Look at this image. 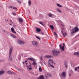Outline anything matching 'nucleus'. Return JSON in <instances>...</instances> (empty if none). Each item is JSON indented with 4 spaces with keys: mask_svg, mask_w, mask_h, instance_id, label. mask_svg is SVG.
I'll return each instance as SVG.
<instances>
[{
    "mask_svg": "<svg viewBox=\"0 0 79 79\" xmlns=\"http://www.w3.org/2000/svg\"><path fill=\"white\" fill-rule=\"evenodd\" d=\"M5 73V71L1 70L0 71V75H2L3 74H4Z\"/></svg>",
    "mask_w": 79,
    "mask_h": 79,
    "instance_id": "f3484780",
    "label": "nucleus"
},
{
    "mask_svg": "<svg viewBox=\"0 0 79 79\" xmlns=\"http://www.w3.org/2000/svg\"><path fill=\"white\" fill-rule=\"evenodd\" d=\"M74 55H77V56L79 57V52H76L74 53Z\"/></svg>",
    "mask_w": 79,
    "mask_h": 79,
    "instance_id": "4468645a",
    "label": "nucleus"
},
{
    "mask_svg": "<svg viewBox=\"0 0 79 79\" xmlns=\"http://www.w3.org/2000/svg\"><path fill=\"white\" fill-rule=\"evenodd\" d=\"M61 26H63V27H64V25H63V24H62V25H61Z\"/></svg>",
    "mask_w": 79,
    "mask_h": 79,
    "instance_id": "de8ad7c7",
    "label": "nucleus"
},
{
    "mask_svg": "<svg viewBox=\"0 0 79 79\" xmlns=\"http://www.w3.org/2000/svg\"><path fill=\"white\" fill-rule=\"evenodd\" d=\"M39 23L40 24H41L42 26H44V23H43V22H39Z\"/></svg>",
    "mask_w": 79,
    "mask_h": 79,
    "instance_id": "bb28decb",
    "label": "nucleus"
},
{
    "mask_svg": "<svg viewBox=\"0 0 79 79\" xmlns=\"http://www.w3.org/2000/svg\"><path fill=\"white\" fill-rule=\"evenodd\" d=\"M54 35H55V37L57 38V34H56V32H54Z\"/></svg>",
    "mask_w": 79,
    "mask_h": 79,
    "instance_id": "cd10ccee",
    "label": "nucleus"
},
{
    "mask_svg": "<svg viewBox=\"0 0 79 79\" xmlns=\"http://www.w3.org/2000/svg\"><path fill=\"white\" fill-rule=\"evenodd\" d=\"M60 76L61 77H66V73L64 72H63L62 74H61Z\"/></svg>",
    "mask_w": 79,
    "mask_h": 79,
    "instance_id": "0eeeda50",
    "label": "nucleus"
},
{
    "mask_svg": "<svg viewBox=\"0 0 79 79\" xmlns=\"http://www.w3.org/2000/svg\"><path fill=\"white\" fill-rule=\"evenodd\" d=\"M77 9H76L75 10H77Z\"/></svg>",
    "mask_w": 79,
    "mask_h": 79,
    "instance_id": "680f3d73",
    "label": "nucleus"
},
{
    "mask_svg": "<svg viewBox=\"0 0 79 79\" xmlns=\"http://www.w3.org/2000/svg\"><path fill=\"white\" fill-rule=\"evenodd\" d=\"M28 60H31V61H34L35 60V59L32 58H28Z\"/></svg>",
    "mask_w": 79,
    "mask_h": 79,
    "instance_id": "6ab92c4d",
    "label": "nucleus"
},
{
    "mask_svg": "<svg viewBox=\"0 0 79 79\" xmlns=\"http://www.w3.org/2000/svg\"><path fill=\"white\" fill-rule=\"evenodd\" d=\"M79 31V29L77 27V26H76L75 27V32H78Z\"/></svg>",
    "mask_w": 79,
    "mask_h": 79,
    "instance_id": "9b49d317",
    "label": "nucleus"
},
{
    "mask_svg": "<svg viewBox=\"0 0 79 79\" xmlns=\"http://www.w3.org/2000/svg\"><path fill=\"white\" fill-rule=\"evenodd\" d=\"M13 47H11L10 48L9 50V59L10 61H12L13 60V59L11 57V53H12V51H13Z\"/></svg>",
    "mask_w": 79,
    "mask_h": 79,
    "instance_id": "f257e3e1",
    "label": "nucleus"
},
{
    "mask_svg": "<svg viewBox=\"0 0 79 79\" xmlns=\"http://www.w3.org/2000/svg\"><path fill=\"white\" fill-rule=\"evenodd\" d=\"M36 37L37 38V39H38L39 40H40V37L37 36H36Z\"/></svg>",
    "mask_w": 79,
    "mask_h": 79,
    "instance_id": "7c9ffc66",
    "label": "nucleus"
},
{
    "mask_svg": "<svg viewBox=\"0 0 79 79\" xmlns=\"http://www.w3.org/2000/svg\"><path fill=\"white\" fill-rule=\"evenodd\" d=\"M48 77H52L51 74H49L48 73H47L45 74V78L47 79L48 78Z\"/></svg>",
    "mask_w": 79,
    "mask_h": 79,
    "instance_id": "423d86ee",
    "label": "nucleus"
},
{
    "mask_svg": "<svg viewBox=\"0 0 79 79\" xmlns=\"http://www.w3.org/2000/svg\"><path fill=\"white\" fill-rule=\"evenodd\" d=\"M32 44L33 45H35V46H36V47H38V43H37V42L35 41H32Z\"/></svg>",
    "mask_w": 79,
    "mask_h": 79,
    "instance_id": "39448f33",
    "label": "nucleus"
},
{
    "mask_svg": "<svg viewBox=\"0 0 79 79\" xmlns=\"http://www.w3.org/2000/svg\"><path fill=\"white\" fill-rule=\"evenodd\" d=\"M26 64L27 65V63H26Z\"/></svg>",
    "mask_w": 79,
    "mask_h": 79,
    "instance_id": "5fc2aeb1",
    "label": "nucleus"
},
{
    "mask_svg": "<svg viewBox=\"0 0 79 79\" xmlns=\"http://www.w3.org/2000/svg\"><path fill=\"white\" fill-rule=\"evenodd\" d=\"M48 62H50V63H53V60L52 59H50L48 60Z\"/></svg>",
    "mask_w": 79,
    "mask_h": 79,
    "instance_id": "aec40b11",
    "label": "nucleus"
},
{
    "mask_svg": "<svg viewBox=\"0 0 79 79\" xmlns=\"http://www.w3.org/2000/svg\"><path fill=\"white\" fill-rule=\"evenodd\" d=\"M71 65H72V66H73V64H71Z\"/></svg>",
    "mask_w": 79,
    "mask_h": 79,
    "instance_id": "603ef678",
    "label": "nucleus"
},
{
    "mask_svg": "<svg viewBox=\"0 0 79 79\" xmlns=\"http://www.w3.org/2000/svg\"><path fill=\"white\" fill-rule=\"evenodd\" d=\"M16 69L17 70H19V69L18 68H17Z\"/></svg>",
    "mask_w": 79,
    "mask_h": 79,
    "instance_id": "a18cd8bd",
    "label": "nucleus"
},
{
    "mask_svg": "<svg viewBox=\"0 0 79 79\" xmlns=\"http://www.w3.org/2000/svg\"><path fill=\"white\" fill-rule=\"evenodd\" d=\"M43 58H44V57H42V56H41L40 57V59L41 60H43Z\"/></svg>",
    "mask_w": 79,
    "mask_h": 79,
    "instance_id": "72a5a7b5",
    "label": "nucleus"
},
{
    "mask_svg": "<svg viewBox=\"0 0 79 79\" xmlns=\"http://www.w3.org/2000/svg\"><path fill=\"white\" fill-rule=\"evenodd\" d=\"M39 71L40 72H42V68L40 66H39Z\"/></svg>",
    "mask_w": 79,
    "mask_h": 79,
    "instance_id": "a211bd4d",
    "label": "nucleus"
},
{
    "mask_svg": "<svg viewBox=\"0 0 79 79\" xmlns=\"http://www.w3.org/2000/svg\"><path fill=\"white\" fill-rule=\"evenodd\" d=\"M29 66L30 67V68H32V67H31V65H29Z\"/></svg>",
    "mask_w": 79,
    "mask_h": 79,
    "instance_id": "8fccbe9b",
    "label": "nucleus"
},
{
    "mask_svg": "<svg viewBox=\"0 0 79 79\" xmlns=\"http://www.w3.org/2000/svg\"><path fill=\"white\" fill-rule=\"evenodd\" d=\"M19 20L20 23H22L23 21V19L21 18H19Z\"/></svg>",
    "mask_w": 79,
    "mask_h": 79,
    "instance_id": "dca6fc26",
    "label": "nucleus"
},
{
    "mask_svg": "<svg viewBox=\"0 0 79 79\" xmlns=\"http://www.w3.org/2000/svg\"><path fill=\"white\" fill-rule=\"evenodd\" d=\"M18 79H21V78H19Z\"/></svg>",
    "mask_w": 79,
    "mask_h": 79,
    "instance_id": "4d7b16f0",
    "label": "nucleus"
},
{
    "mask_svg": "<svg viewBox=\"0 0 79 79\" xmlns=\"http://www.w3.org/2000/svg\"><path fill=\"white\" fill-rule=\"evenodd\" d=\"M56 5L57 6H58L59 7H61L62 6L61 5L59 4H57Z\"/></svg>",
    "mask_w": 79,
    "mask_h": 79,
    "instance_id": "c756f323",
    "label": "nucleus"
},
{
    "mask_svg": "<svg viewBox=\"0 0 79 79\" xmlns=\"http://www.w3.org/2000/svg\"><path fill=\"white\" fill-rule=\"evenodd\" d=\"M64 65L65 66V68H67L68 67V65L67 64L65 63Z\"/></svg>",
    "mask_w": 79,
    "mask_h": 79,
    "instance_id": "f704fd0d",
    "label": "nucleus"
},
{
    "mask_svg": "<svg viewBox=\"0 0 79 79\" xmlns=\"http://www.w3.org/2000/svg\"><path fill=\"white\" fill-rule=\"evenodd\" d=\"M27 60H26V61L24 62L25 63H26V62H27Z\"/></svg>",
    "mask_w": 79,
    "mask_h": 79,
    "instance_id": "c03bdc74",
    "label": "nucleus"
},
{
    "mask_svg": "<svg viewBox=\"0 0 79 79\" xmlns=\"http://www.w3.org/2000/svg\"><path fill=\"white\" fill-rule=\"evenodd\" d=\"M74 32H75V30L72 31V32H71L72 34H73V33H74Z\"/></svg>",
    "mask_w": 79,
    "mask_h": 79,
    "instance_id": "58836bf2",
    "label": "nucleus"
},
{
    "mask_svg": "<svg viewBox=\"0 0 79 79\" xmlns=\"http://www.w3.org/2000/svg\"><path fill=\"white\" fill-rule=\"evenodd\" d=\"M61 33L62 34H64V33H63V31H61Z\"/></svg>",
    "mask_w": 79,
    "mask_h": 79,
    "instance_id": "37998d69",
    "label": "nucleus"
},
{
    "mask_svg": "<svg viewBox=\"0 0 79 79\" xmlns=\"http://www.w3.org/2000/svg\"><path fill=\"white\" fill-rule=\"evenodd\" d=\"M41 35H44V32H42V33H41Z\"/></svg>",
    "mask_w": 79,
    "mask_h": 79,
    "instance_id": "79ce46f5",
    "label": "nucleus"
},
{
    "mask_svg": "<svg viewBox=\"0 0 79 79\" xmlns=\"http://www.w3.org/2000/svg\"><path fill=\"white\" fill-rule=\"evenodd\" d=\"M9 24H10V25H12L11 24V23H9Z\"/></svg>",
    "mask_w": 79,
    "mask_h": 79,
    "instance_id": "3c124183",
    "label": "nucleus"
},
{
    "mask_svg": "<svg viewBox=\"0 0 79 79\" xmlns=\"http://www.w3.org/2000/svg\"><path fill=\"white\" fill-rule=\"evenodd\" d=\"M44 58H50L52 57V56L50 55H46L44 56Z\"/></svg>",
    "mask_w": 79,
    "mask_h": 79,
    "instance_id": "9d476101",
    "label": "nucleus"
},
{
    "mask_svg": "<svg viewBox=\"0 0 79 79\" xmlns=\"http://www.w3.org/2000/svg\"><path fill=\"white\" fill-rule=\"evenodd\" d=\"M11 31L12 32H13V33H14V34H16V33L14 30V28H13V27H12L11 28Z\"/></svg>",
    "mask_w": 79,
    "mask_h": 79,
    "instance_id": "f8f14e48",
    "label": "nucleus"
},
{
    "mask_svg": "<svg viewBox=\"0 0 79 79\" xmlns=\"http://www.w3.org/2000/svg\"><path fill=\"white\" fill-rule=\"evenodd\" d=\"M50 27H51V29H52V30H53L54 29V27H53V25H50Z\"/></svg>",
    "mask_w": 79,
    "mask_h": 79,
    "instance_id": "4be33fe9",
    "label": "nucleus"
},
{
    "mask_svg": "<svg viewBox=\"0 0 79 79\" xmlns=\"http://www.w3.org/2000/svg\"><path fill=\"white\" fill-rule=\"evenodd\" d=\"M70 76V74H69V76Z\"/></svg>",
    "mask_w": 79,
    "mask_h": 79,
    "instance_id": "052dcab7",
    "label": "nucleus"
},
{
    "mask_svg": "<svg viewBox=\"0 0 79 79\" xmlns=\"http://www.w3.org/2000/svg\"><path fill=\"white\" fill-rule=\"evenodd\" d=\"M17 44L19 45L24 44V42L22 40H18L17 41Z\"/></svg>",
    "mask_w": 79,
    "mask_h": 79,
    "instance_id": "20e7f679",
    "label": "nucleus"
},
{
    "mask_svg": "<svg viewBox=\"0 0 79 79\" xmlns=\"http://www.w3.org/2000/svg\"><path fill=\"white\" fill-rule=\"evenodd\" d=\"M62 35L63 36H64V37H65V36L67 35V33H63V34H62Z\"/></svg>",
    "mask_w": 79,
    "mask_h": 79,
    "instance_id": "b1692460",
    "label": "nucleus"
},
{
    "mask_svg": "<svg viewBox=\"0 0 79 79\" xmlns=\"http://www.w3.org/2000/svg\"><path fill=\"white\" fill-rule=\"evenodd\" d=\"M7 73V74H15V73L14 72H11L10 71H7L6 72Z\"/></svg>",
    "mask_w": 79,
    "mask_h": 79,
    "instance_id": "1a4fd4ad",
    "label": "nucleus"
},
{
    "mask_svg": "<svg viewBox=\"0 0 79 79\" xmlns=\"http://www.w3.org/2000/svg\"><path fill=\"white\" fill-rule=\"evenodd\" d=\"M9 8H13V6H9Z\"/></svg>",
    "mask_w": 79,
    "mask_h": 79,
    "instance_id": "a19ab883",
    "label": "nucleus"
},
{
    "mask_svg": "<svg viewBox=\"0 0 79 79\" xmlns=\"http://www.w3.org/2000/svg\"><path fill=\"white\" fill-rule=\"evenodd\" d=\"M2 31H3V32H5V30H3Z\"/></svg>",
    "mask_w": 79,
    "mask_h": 79,
    "instance_id": "09e8293b",
    "label": "nucleus"
},
{
    "mask_svg": "<svg viewBox=\"0 0 79 79\" xmlns=\"http://www.w3.org/2000/svg\"><path fill=\"white\" fill-rule=\"evenodd\" d=\"M75 48L76 49V48Z\"/></svg>",
    "mask_w": 79,
    "mask_h": 79,
    "instance_id": "0e129e2a",
    "label": "nucleus"
},
{
    "mask_svg": "<svg viewBox=\"0 0 79 79\" xmlns=\"http://www.w3.org/2000/svg\"><path fill=\"white\" fill-rule=\"evenodd\" d=\"M48 16L49 17H52V15L51 14H48Z\"/></svg>",
    "mask_w": 79,
    "mask_h": 79,
    "instance_id": "473e14b6",
    "label": "nucleus"
},
{
    "mask_svg": "<svg viewBox=\"0 0 79 79\" xmlns=\"http://www.w3.org/2000/svg\"><path fill=\"white\" fill-rule=\"evenodd\" d=\"M48 66L49 67H50V66L51 67V68H55V67L54 66L52 65V64L50 62H48Z\"/></svg>",
    "mask_w": 79,
    "mask_h": 79,
    "instance_id": "6e6552de",
    "label": "nucleus"
},
{
    "mask_svg": "<svg viewBox=\"0 0 79 79\" xmlns=\"http://www.w3.org/2000/svg\"><path fill=\"white\" fill-rule=\"evenodd\" d=\"M36 31H37V32H40V31H41L40 29L37 28H36Z\"/></svg>",
    "mask_w": 79,
    "mask_h": 79,
    "instance_id": "5701e85b",
    "label": "nucleus"
},
{
    "mask_svg": "<svg viewBox=\"0 0 79 79\" xmlns=\"http://www.w3.org/2000/svg\"><path fill=\"white\" fill-rule=\"evenodd\" d=\"M27 69H29V71H31V70H32V68H31V67L29 68V66L27 65Z\"/></svg>",
    "mask_w": 79,
    "mask_h": 79,
    "instance_id": "412c9836",
    "label": "nucleus"
},
{
    "mask_svg": "<svg viewBox=\"0 0 79 79\" xmlns=\"http://www.w3.org/2000/svg\"><path fill=\"white\" fill-rule=\"evenodd\" d=\"M40 63L41 64L42 66H44V64H43V63L42 62H40Z\"/></svg>",
    "mask_w": 79,
    "mask_h": 79,
    "instance_id": "e433bc0d",
    "label": "nucleus"
},
{
    "mask_svg": "<svg viewBox=\"0 0 79 79\" xmlns=\"http://www.w3.org/2000/svg\"><path fill=\"white\" fill-rule=\"evenodd\" d=\"M57 10L58 12H59L60 13H61V11L60 10V9H59L58 8H57L56 9Z\"/></svg>",
    "mask_w": 79,
    "mask_h": 79,
    "instance_id": "a878e982",
    "label": "nucleus"
},
{
    "mask_svg": "<svg viewBox=\"0 0 79 79\" xmlns=\"http://www.w3.org/2000/svg\"><path fill=\"white\" fill-rule=\"evenodd\" d=\"M10 21L11 22V23H12V20H10Z\"/></svg>",
    "mask_w": 79,
    "mask_h": 79,
    "instance_id": "49530a36",
    "label": "nucleus"
},
{
    "mask_svg": "<svg viewBox=\"0 0 79 79\" xmlns=\"http://www.w3.org/2000/svg\"><path fill=\"white\" fill-rule=\"evenodd\" d=\"M0 62H2V61H0Z\"/></svg>",
    "mask_w": 79,
    "mask_h": 79,
    "instance_id": "bf43d9fd",
    "label": "nucleus"
},
{
    "mask_svg": "<svg viewBox=\"0 0 79 79\" xmlns=\"http://www.w3.org/2000/svg\"><path fill=\"white\" fill-rule=\"evenodd\" d=\"M17 2H18L19 3H21V1H19V0H17Z\"/></svg>",
    "mask_w": 79,
    "mask_h": 79,
    "instance_id": "4c0bfd02",
    "label": "nucleus"
},
{
    "mask_svg": "<svg viewBox=\"0 0 79 79\" xmlns=\"http://www.w3.org/2000/svg\"><path fill=\"white\" fill-rule=\"evenodd\" d=\"M23 64H24L25 63L24 62H23Z\"/></svg>",
    "mask_w": 79,
    "mask_h": 79,
    "instance_id": "864d4df0",
    "label": "nucleus"
},
{
    "mask_svg": "<svg viewBox=\"0 0 79 79\" xmlns=\"http://www.w3.org/2000/svg\"><path fill=\"white\" fill-rule=\"evenodd\" d=\"M12 15H14V16H16V13H14L13 12V13H12Z\"/></svg>",
    "mask_w": 79,
    "mask_h": 79,
    "instance_id": "2f4dec72",
    "label": "nucleus"
},
{
    "mask_svg": "<svg viewBox=\"0 0 79 79\" xmlns=\"http://www.w3.org/2000/svg\"><path fill=\"white\" fill-rule=\"evenodd\" d=\"M44 63V64H45V63Z\"/></svg>",
    "mask_w": 79,
    "mask_h": 79,
    "instance_id": "e2e57ef3",
    "label": "nucleus"
},
{
    "mask_svg": "<svg viewBox=\"0 0 79 79\" xmlns=\"http://www.w3.org/2000/svg\"><path fill=\"white\" fill-rule=\"evenodd\" d=\"M10 36H12V37H13V38H14L15 39H16V36L12 34H10Z\"/></svg>",
    "mask_w": 79,
    "mask_h": 79,
    "instance_id": "ddd939ff",
    "label": "nucleus"
},
{
    "mask_svg": "<svg viewBox=\"0 0 79 79\" xmlns=\"http://www.w3.org/2000/svg\"><path fill=\"white\" fill-rule=\"evenodd\" d=\"M5 21L6 22V19Z\"/></svg>",
    "mask_w": 79,
    "mask_h": 79,
    "instance_id": "6e6d98bb",
    "label": "nucleus"
},
{
    "mask_svg": "<svg viewBox=\"0 0 79 79\" xmlns=\"http://www.w3.org/2000/svg\"><path fill=\"white\" fill-rule=\"evenodd\" d=\"M52 52L53 53V55L54 56H58V54L60 53V51H57L56 50H53L52 51Z\"/></svg>",
    "mask_w": 79,
    "mask_h": 79,
    "instance_id": "f03ea898",
    "label": "nucleus"
},
{
    "mask_svg": "<svg viewBox=\"0 0 79 79\" xmlns=\"http://www.w3.org/2000/svg\"><path fill=\"white\" fill-rule=\"evenodd\" d=\"M13 9H14V10H16L17 8L15 7H13Z\"/></svg>",
    "mask_w": 79,
    "mask_h": 79,
    "instance_id": "ea45409f",
    "label": "nucleus"
},
{
    "mask_svg": "<svg viewBox=\"0 0 79 79\" xmlns=\"http://www.w3.org/2000/svg\"><path fill=\"white\" fill-rule=\"evenodd\" d=\"M44 79V77L43 75H41L40 77H38V79Z\"/></svg>",
    "mask_w": 79,
    "mask_h": 79,
    "instance_id": "2eb2a0df",
    "label": "nucleus"
},
{
    "mask_svg": "<svg viewBox=\"0 0 79 79\" xmlns=\"http://www.w3.org/2000/svg\"><path fill=\"white\" fill-rule=\"evenodd\" d=\"M76 29V27H74L73 28V29H72L71 30V31H75V29Z\"/></svg>",
    "mask_w": 79,
    "mask_h": 79,
    "instance_id": "c9c22d12",
    "label": "nucleus"
},
{
    "mask_svg": "<svg viewBox=\"0 0 79 79\" xmlns=\"http://www.w3.org/2000/svg\"><path fill=\"white\" fill-rule=\"evenodd\" d=\"M32 64H34V66H35V65H37V63H35V61H34L33 63Z\"/></svg>",
    "mask_w": 79,
    "mask_h": 79,
    "instance_id": "c85d7f7f",
    "label": "nucleus"
},
{
    "mask_svg": "<svg viewBox=\"0 0 79 79\" xmlns=\"http://www.w3.org/2000/svg\"><path fill=\"white\" fill-rule=\"evenodd\" d=\"M7 21H8V20H7Z\"/></svg>",
    "mask_w": 79,
    "mask_h": 79,
    "instance_id": "13d9d810",
    "label": "nucleus"
},
{
    "mask_svg": "<svg viewBox=\"0 0 79 79\" xmlns=\"http://www.w3.org/2000/svg\"><path fill=\"white\" fill-rule=\"evenodd\" d=\"M28 3L29 4V6H31V2L30 0L29 1Z\"/></svg>",
    "mask_w": 79,
    "mask_h": 79,
    "instance_id": "393cba45",
    "label": "nucleus"
},
{
    "mask_svg": "<svg viewBox=\"0 0 79 79\" xmlns=\"http://www.w3.org/2000/svg\"><path fill=\"white\" fill-rule=\"evenodd\" d=\"M64 46H65V44H64V43L63 44L62 47H61V44H60L59 47H60V49L62 51H64Z\"/></svg>",
    "mask_w": 79,
    "mask_h": 79,
    "instance_id": "7ed1b4c3",
    "label": "nucleus"
}]
</instances>
